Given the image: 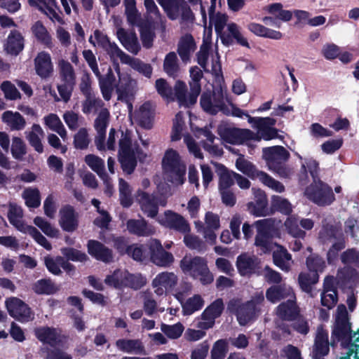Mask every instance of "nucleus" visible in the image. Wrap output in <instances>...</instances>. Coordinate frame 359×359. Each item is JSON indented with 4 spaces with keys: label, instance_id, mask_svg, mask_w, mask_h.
<instances>
[{
    "label": "nucleus",
    "instance_id": "30",
    "mask_svg": "<svg viewBox=\"0 0 359 359\" xmlns=\"http://www.w3.org/2000/svg\"><path fill=\"white\" fill-rule=\"evenodd\" d=\"M328 332L322 327H318L313 346V359H321L329 353Z\"/></svg>",
    "mask_w": 359,
    "mask_h": 359
},
{
    "label": "nucleus",
    "instance_id": "60",
    "mask_svg": "<svg viewBox=\"0 0 359 359\" xmlns=\"http://www.w3.org/2000/svg\"><path fill=\"white\" fill-rule=\"evenodd\" d=\"M84 161L91 170L100 177L102 176L105 168L104 160L94 154H88L85 156Z\"/></svg>",
    "mask_w": 359,
    "mask_h": 359
},
{
    "label": "nucleus",
    "instance_id": "12",
    "mask_svg": "<svg viewBox=\"0 0 359 359\" xmlns=\"http://www.w3.org/2000/svg\"><path fill=\"white\" fill-rule=\"evenodd\" d=\"M5 303L9 314L16 320L26 323L34 319V313L21 299L13 297L8 298Z\"/></svg>",
    "mask_w": 359,
    "mask_h": 359
},
{
    "label": "nucleus",
    "instance_id": "15",
    "mask_svg": "<svg viewBox=\"0 0 359 359\" xmlns=\"http://www.w3.org/2000/svg\"><path fill=\"white\" fill-rule=\"evenodd\" d=\"M264 11L270 15L263 18V22L266 25L276 26L278 28L280 27V24L278 20L287 22L290 21L292 17V12L287 10H284L283 8V5L280 3H274L267 5L264 6Z\"/></svg>",
    "mask_w": 359,
    "mask_h": 359
},
{
    "label": "nucleus",
    "instance_id": "17",
    "mask_svg": "<svg viewBox=\"0 0 359 359\" xmlns=\"http://www.w3.org/2000/svg\"><path fill=\"white\" fill-rule=\"evenodd\" d=\"M158 222L162 226L177 230L182 233H188L190 227L188 222L180 215L171 210H166L163 215L157 218Z\"/></svg>",
    "mask_w": 359,
    "mask_h": 359
},
{
    "label": "nucleus",
    "instance_id": "9",
    "mask_svg": "<svg viewBox=\"0 0 359 359\" xmlns=\"http://www.w3.org/2000/svg\"><path fill=\"white\" fill-rule=\"evenodd\" d=\"M198 63L205 71H210L216 76H219L222 74L217 47L215 46L213 48L207 41H203L198 53Z\"/></svg>",
    "mask_w": 359,
    "mask_h": 359
},
{
    "label": "nucleus",
    "instance_id": "13",
    "mask_svg": "<svg viewBox=\"0 0 359 359\" xmlns=\"http://www.w3.org/2000/svg\"><path fill=\"white\" fill-rule=\"evenodd\" d=\"M191 286L189 283L184 285V289L181 291H176L174 294L175 298L181 302L182 312L185 316H189L200 310L204 305V301L201 295L195 294L193 297L183 302L184 297L191 291Z\"/></svg>",
    "mask_w": 359,
    "mask_h": 359
},
{
    "label": "nucleus",
    "instance_id": "37",
    "mask_svg": "<svg viewBox=\"0 0 359 359\" xmlns=\"http://www.w3.org/2000/svg\"><path fill=\"white\" fill-rule=\"evenodd\" d=\"M248 29L259 37L270 39L273 40H280L283 38V34L257 22H250L247 26Z\"/></svg>",
    "mask_w": 359,
    "mask_h": 359
},
{
    "label": "nucleus",
    "instance_id": "55",
    "mask_svg": "<svg viewBox=\"0 0 359 359\" xmlns=\"http://www.w3.org/2000/svg\"><path fill=\"white\" fill-rule=\"evenodd\" d=\"M97 77L99 80V86L104 99L107 101L109 100L114 90V81L115 79L113 77L111 72L106 78H102L101 74Z\"/></svg>",
    "mask_w": 359,
    "mask_h": 359
},
{
    "label": "nucleus",
    "instance_id": "56",
    "mask_svg": "<svg viewBox=\"0 0 359 359\" xmlns=\"http://www.w3.org/2000/svg\"><path fill=\"white\" fill-rule=\"evenodd\" d=\"M318 274L316 273H301L299 275V284L300 287L305 292L309 293L312 290V285L318 283Z\"/></svg>",
    "mask_w": 359,
    "mask_h": 359
},
{
    "label": "nucleus",
    "instance_id": "46",
    "mask_svg": "<svg viewBox=\"0 0 359 359\" xmlns=\"http://www.w3.org/2000/svg\"><path fill=\"white\" fill-rule=\"evenodd\" d=\"M163 8L168 18L171 20H176L180 15L182 5L184 0H156Z\"/></svg>",
    "mask_w": 359,
    "mask_h": 359
},
{
    "label": "nucleus",
    "instance_id": "14",
    "mask_svg": "<svg viewBox=\"0 0 359 359\" xmlns=\"http://www.w3.org/2000/svg\"><path fill=\"white\" fill-rule=\"evenodd\" d=\"M148 245L150 250V259L156 266L168 267L174 262L175 259L172 253L165 251L158 240H150Z\"/></svg>",
    "mask_w": 359,
    "mask_h": 359
},
{
    "label": "nucleus",
    "instance_id": "8",
    "mask_svg": "<svg viewBox=\"0 0 359 359\" xmlns=\"http://www.w3.org/2000/svg\"><path fill=\"white\" fill-rule=\"evenodd\" d=\"M236 168L243 174L252 179H258L265 186L278 193H283L285 191L284 185L271 177L267 173L256 169L252 163L243 158L239 156L236 161Z\"/></svg>",
    "mask_w": 359,
    "mask_h": 359
},
{
    "label": "nucleus",
    "instance_id": "47",
    "mask_svg": "<svg viewBox=\"0 0 359 359\" xmlns=\"http://www.w3.org/2000/svg\"><path fill=\"white\" fill-rule=\"evenodd\" d=\"M45 124L53 131L57 133L63 140L67 139V132L59 116L55 114H50L44 117Z\"/></svg>",
    "mask_w": 359,
    "mask_h": 359
},
{
    "label": "nucleus",
    "instance_id": "23",
    "mask_svg": "<svg viewBox=\"0 0 359 359\" xmlns=\"http://www.w3.org/2000/svg\"><path fill=\"white\" fill-rule=\"evenodd\" d=\"M200 103L203 110L211 114H215L219 111H224V95L222 90L215 92L212 95L203 93Z\"/></svg>",
    "mask_w": 359,
    "mask_h": 359
},
{
    "label": "nucleus",
    "instance_id": "59",
    "mask_svg": "<svg viewBox=\"0 0 359 359\" xmlns=\"http://www.w3.org/2000/svg\"><path fill=\"white\" fill-rule=\"evenodd\" d=\"M271 207L286 215H290L292 211V205L288 200L276 195L271 196Z\"/></svg>",
    "mask_w": 359,
    "mask_h": 359
},
{
    "label": "nucleus",
    "instance_id": "31",
    "mask_svg": "<svg viewBox=\"0 0 359 359\" xmlns=\"http://www.w3.org/2000/svg\"><path fill=\"white\" fill-rule=\"evenodd\" d=\"M271 251L273 252L274 264L282 271L286 272L289 271L292 264V256L287 250L283 246L277 244Z\"/></svg>",
    "mask_w": 359,
    "mask_h": 359
},
{
    "label": "nucleus",
    "instance_id": "54",
    "mask_svg": "<svg viewBox=\"0 0 359 359\" xmlns=\"http://www.w3.org/2000/svg\"><path fill=\"white\" fill-rule=\"evenodd\" d=\"M86 99L82 103V111L86 114L95 112L98 109H104L103 102L93 94L86 95Z\"/></svg>",
    "mask_w": 359,
    "mask_h": 359
},
{
    "label": "nucleus",
    "instance_id": "38",
    "mask_svg": "<svg viewBox=\"0 0 359 359\" xmlns=\"http://www.w3.org/2000/svg\"><path fill=\"white\" fill-rule=\"evenodd\" d=\"M277 316L285 320H293L299 314V309L295 303V296L290 298L286 302L280 304L276 308Z\"/></svg>",
    "mask_w": 359,
    "mask_h": 359
},
{
    "label": "nucleus",
    "instance_id": "53",
    "mask_svg": "<svg viewBox=\"0 0 359 359\" xmlns=\"http://www.w3.org/2000/svg\"><path fill=\"white\" fill-rule=\"evenodd\" d=\"M190 77L191 81L189 83L190 89L192 90L191 100L194 101L201 93L200 81L203 77V72L198 67H193L190 69Z\"/></svg>",
    "mask_w": 359,
    "mask_h": 359
},
{
    "label": "nucleus",
    "instance_id": "7",
    "mask_svg": "<svg viewBox=\"0 0 359 359\" xmlns=\"http://www.w3.org/2000/svg\"><path fill=\"white\" fill-rule=\"evenodd\" d=\"M22 217L23 212L22 208L16 204L11 203L8 212V218L10 223L20 231L29 234L38 244L43 246L45 249L50 250L52 245L46 237L35 227L25 224Z\"/></svg>",
    "mask_w": 359,
    "mask_h": 359
},
{
    "label": "nucleus",
    "instance_id": "50",
    "mask_svg": "<svg viewBox=\"0 0 359 359\" xmlns=\"http://www.w3.org/2000/svg\"><path fill=\"white\" fill-rule=\"evenodd\" d=\"M60 76L64 83H76V74L72 65L67 60L60 59L57 63Z\"/></svg>",
    "mask_w": 359,
    "mask_h": 359
},
{
    "label": "nucleus",
    "instance_id": "4",
    "mask_svg": "<svg viewBox=\"0 0 359 359\" xmlns=\"http://www.w3.org/2000/svg\"><path fill=\"white\" fill-rule=\"evenodd\" d=\"M180 268L185 275L199 280L203 285L210 284L214 280L207 260L203 257L186 255L180 262Z\"/></svg>",
    "mask_w": 359,
    "mask_h": 359
},
{
    "label": "nucleus",
    "instance_id": "48",
    "mask_svg": "<svg viewBox=\"0 0 359 359\" xmlns=\"http://www.w3.org/2000/svg\"><path fill=\"white\" fill-rule=\"evenodd\" d=\"M294 154L301 161V171L302 172L303 175L306 176L307 171H309L311 175L313 177V182L318 181V180H317V174L319 169L318 163L311 157L303 158L297 152H295Z\"/></svg>",
    "mask_w": 359,
    "mask_h": 359
},
{
    "label": "nucleus",
    "instance_id": "43",
    "mask_svg": "<svg viewBox=\"0 0 359 359\" xmlns=\"http://www.w3.org/2000/svg\"><path fill=\"white\" fill-rule=\"evenodd\" d=\"M192 90L190 89L189 93H187V86L185 83L177 81L175 86V94H173V98L175 97L178 101L180 105L188 107L192 105L196 102L197 97H195L194 101L191 100Z\"/></svg>",
    "mask_w": 359,
    "mask_h": 359
},
{
    "label": "nucleus",
    "instance_id": "40",
    "mask_svg": "<svg viewBox=\"0 0 359 359\" xmlns=\"http://www.w3.org/2000/svg\"><path fill=\"white\" fill-rule=\"evenodd\" d=\"M24 48V39L22 34L16 31H11L4 46L5 50L11 55H17Z\"/></svg>",
    "mask_w": 359,
    "mask_h": 359
},
{
    "label": "nucleus",
    "instance_id": "19",
    "mask_svg": "<svg viewBox=\"0 0 359 359\" xmlns=\"http://www.w3.org/2000/svg\"><path fill=\"white\" fill-rule=\"evenodd\" d=\"M131 120L144 129H151L154 123V109L150 102H145L130 114Z\"/></svg>",
    "mask_w": 359,
    "mask_h": 359
},
{
    "label": "nucleus",
    "instance_id": "36",
    "mask_svg": "<svg viewBox=\"0 0 359 359\" xmlns=\"http://www.w3.org/2000/svg\"><path fill=\"white\" fill-rule=\"evenodd\" d=\"M88 253L97 260L109 262L112 260L111 251L98 241L90 240L88 243Z\"/></svg>",
    "mask_w": 359,
    "mask_h": 359
},
{
    "label": "nucleus",
    "instance_id": "25",
    "mask_svg": "<svg viewBox=\"0 0 359 359\" xmlns=\"http://www.w3.org/2000/svg\"><path fill=\"white\" fill-rule=\"evenodd\" d=\"M260 264L259 259L254 255L243 253L236 259V267L241 276H249L256 272Z\"/></svg>",
    "mask_w": 359,
    "mask_h": 359
},
{
    "label": "nucleus",
    "instance_id": "34",
    "mask_svg": "<svg viewBox=\"0 0 359 359\" xmlns=\"http://www.w3.org/2000/svg\"><path fill=\"white\" fill-rule=\"evenodd\" d=\"M293 296H294L293 290L285 284L271 286L266 292L267 300L273 304L284 298H293Z\"/></svg>",
    "mask_w": 359,
    "mask_h": 359
},
{
    "label": "nucleus",
    "instance_id": "16",
    "mask_svg": "<svg viewBox=\"0 0 359 359\" xmlns=\"http://www.w3.org/2000/svg\"><path fill=\"white\" fill-rule=\"evenodd\" d=\"M136 201L140 205L142 211L149 217L154 218L158 214V206H165L166 205L165 200L157 201L156 197L153 194H149L144 191L139 190L137 192Z\"/></svg>",
    "mask_w": 359,
    "mask_h": 359
},
{
    "label": "nucleus",
    "instance_id": "39",
    "mask_svg": "<svg viewBox=\"0 0 359 359\" xmlns=\"http://www.w3.org/2000/svg\"><path fill=\"white\" fill-rule=\"evenodd\" d=\"M35 334L39 340L52 346L61 341L60 331L52 327H42L35 330Z\"/></svg>",
    "mask_w": 359,
    "mask_h": 359
},
{
    "label": "nucleus",
    "instance_id": "1",
    "mask_svg": "<svg viewBox=\"0 0 359 359\" xmlns=\"http://www.w3.org/2000/svg\"><path fill=\"white\" fill-rule=\"evenodd\" d=\"M250 123L257 133L249 129L233 128L226 130V140L231 144H243L249 140L260 141L262 139L269 140L278 137V131L273 128L276 120L270 117L248 116Z\"/></svg>",
    "mask_w": 359,
    "mask_h": 359
},
{
    "label": "nucleus",
    "instance_id": "24",
    "mask_svg": "<svg viewBox=\"0 0 359 359\" xmlns=\"http://www.w3.org/2000/svg\"><path fill=\"white\" fill-rule=\"evenodd\" d=\"M59 224L61 228L68 232L74 231L79 225L78 214L73 207L65 205L59 211Z\"/></svg>",
    "mask_w": 359,
    "mask_h": 359
},
{
    "label": "nucleus",
    "instance_id": "2",
    "mask_svg": "<svg viewBox=\"0 0 359 359\" xmlns=\"http://www.w3.org/2000/svg\"><path fill=\"white\" fill-rule=\"evenodd\" d=\"M334 324L332 331V339L333 341H341L343 344L351 343L348 352L346 356H351L354 353L353 347L359 348V332L351 334V323L345 305L339 304L336 310ZM359 350L356 349V352ZM355 355V354H354ZM355 355H353L354 357Z\"/></svg>",
    "mask_w": 359,
    "mask_h": 359
},
{
    "label": "nucleus",
    "instance_id": "64",
    "mask_svg": "<svg viewBox=\"0 0 359 359\" xmlns=\"http://www.w3.org/2000/svg\"><path fill=\"white\" fill-rule=\"evenodd\" d=\"M34 224L37 226L48 237H58L59 230L54 227L45 219L41 217H36L34 219Z\"/></svg>",
    "mask_w": 359,
    "mask_h": 359
},
{
    "label": "nucleus",
    "instance_id": "18",
    "mask_svg": "<svg viewBox=\"0 0 359 359\" xmlns=\"http://www.w3.org/2000/svg\"><path fill=\"white\" fill-rule=\"evenodd\" d=\"M224 309V303L222 299H217L208 306L201 315L197 323V327L208 330L212 327L215 318H218Z\"/></svg>",
    "mask_w": 359,
    "mask_h": 359
},
{
    "label": "nucleus",
    "instance_id": "42",
    "mask_svg": "<svg viewBox=\"0 0 359 359\" xmlns=\"http://www.w3.org/2000/svg\"><path fill=\"white\" fill-rule=\"evenodd\" d=\"M25 134L29 144L37 152L42 153L43 151V146L41 140L44 137V132L42 128L38 124H34L30 130L27 131Z\"/></svg>",
    "mask_w": 359,
    "mask_h": 359
},
{
    "label": "nucleus",
    "instance_id": "57",
    "mask_svg": "<svg viewBox=\"0 0 359 359\" xmlns=\"http://www.w3.org/2000/svg\"><path fill=\"white\" fill-rule=\"evenodd\" d=\"M163 69L170 76L176 77L177 76L180 67L175 52H170L166 55L163 62Z\"/></svg>",
    "mask_w": 359,
    "mask_h": 359
},
{
    "label": "nucleus",
    "instance_id": "45",
    "mask_svg": "<svg viewBox=\"0 0 359 359\" xmlns=\"http://www.w3.org/2000/svg\"><path fill=\"white\" fill-rule=\"evenodd\" d=\"M2 121L12 130H21L26 125L25 118L18 112L6 111L2 114Z\"/></svg>",
    "mask_w": 359,
    "mask_h": 359
},
{
    "label": "nucleus",
    "instance_id": "41",
    "mask_svg": "<svg viewBox=\"0 0 359 359\" xmlns=\"http://www.w3.org/2000/svg\"><path fill=\"white\" fill-rule=\"evenodd\" d=\"M195 49L196 43L191 34H187L180 38L178 43L177 53L182 61L189 60L190 55L194 52Z\"/></svg>",
    "mask_w": 359,
    "mask_h": 359
},
{
    "label": "nucleus",
    "instance_id": "27",
    "mask_svg": "<svg viewBox=\"0 0 359 359\" xmlns=\"http://www.w3.org/2000/svg\"><path fill=\"white\" fill-rule=\"evenodd\" d=\"M118 74V81L115 86L118 99L128 102L134 94L136 82L126 74Z\"/></svg>",
    "mask_w": 359,
    "mask_h": 359
},
{
    "label": "nucleus",
    "instance_id": "3",
    "mask_svg": "<svg viewBox=\"0 0 359 359\" xmlns=\"http://www.w3.org/2000/svg\"><path fill=\"white\" fill-rule=\"evenodd\" d=\"M264 301L262 292H256L250 301L245 303L238 299L231 300L228 306L229 311L233 313L241 325H245L254 320L260 312V305Z\"/></svg>",
    "mask_w": 359,
    "mask_h": 359
},
{
    "label": "nucleus",
    "instance_id": "6",
    "mask_svg": "<svg viewBox=\"0 0 359 359\" xmlns=\"http://www.w3.org/2000/svg\"><path fill=\"white\" fill-rule=\"evenodd\" d=\"M119 161L124 172L130 174L137 165V158L139 156V147L132 140V133L126 130L121 131L118 142Z\"/></svg>",
    "mask_w": 359,
    "mask_h": 359
},
{
    "label": "nucleus",
    "instance_id": "5",
    "mask_svg": "<svg viewBox=\"0 0 359 359\" xmlns=\"http://www.w3.org/2000/svg\"><path fill=\"white\" fill-rule=\"evenodd\" d=\"M165 177L175 185H182L185 181L186 165L178 152L172 149L165 151L162 159Z\"/></svg>",
    "mask_w": 359,
    "mask_h": 359
},
{
    "label": "nucleus",
    "instance_id": "32",
    "mask_svg": "<svg viewBox=\"0 0 359 359\" xmlns=\"http://www.w3.org/2000/svg\"><path fill=\"white\" fill-rule=\"evenodd\" d=\"M116 348L124 353L130 354H143L145 347L139 339H119L116 341Z\"/></svg>",
    "mask_w": 359,
    "mask_h": 359
},
{
    "label": "nucleus",
    "instance_id": "26",
    "mask_svg": "<svg viewBox=\"0 0 359 359\" xmlns=\"http://www.w3.org/2000/svg\"><path fill=\"white\" fill-rule=\"evenodd\" d=\"M28 4L43 12L53 22L64 24L62 18L56 12V0H28Z\"/></svg>",
    "mask_w": 359,
    "mask_h": 359
},
{
    "label": "nucleus",
    "instance_id": "51",
    "mask_svg": "<svg viewBox=\"0 0 359 359\" xmlns=\"http://www.w3.org/2000/svg\"><path fill=\"white\" fill-rule=\"evenodd\" d=\"M32 31L40 42L50 48L53 47L52 37L41 22H36L32 27Z\"/></svg>",
    "mask_w": 359,
    "mask_h": 359
},
{
    "label": "nucleus",
    "instance_id": "61",
    "mask_svg": "<svg viewBox=\"0 0 359 359\" xmlns=\"http://www.w3.org/2000/svg\"><path fill=\"white\" fill-rule=\"evenodd\" d=\"M104 49L109 55L112 62L114 63L118 59L123 63H125L126 62H127V60H129L130 55H127L123 50H121L118 48V46L114 42H110L109 43H108V45Z\"/></svg>",
    "mask_w": 359,
    "mask_h": 359
},
{
    "label": "nucleus",
    "instance_id": "20",
    "mask_svg": "<svg viewBox=\"0 0 359 359\" xmlns=\"http://www.w3.org/2000/svg\"><path fill=\"white\" fill-rule=\"evenodd\" d=\"M209 18L211 25L215 27L216 32L219 34L224 44L229 45L232 42V39L224 30L227 27L228 16L222 13H215V6L211 5L209 9Z\"/></svg>",
    "mask_w": 359,
    "mask_h": 359
},
{
    "label": "nucleus",
    "instance_id": "49",
    "mask_svg": "<svg viewBox=\"0 0 359 359\" xmlns=\"http://www.w3.org/2000/svg\"><path fill=\"white\" fill-rule=\"evenodd\" d=\"M212 163L218 170V175H219L220 190L227 189L233 184V182L235 181L236 172L226 170V168L222 164L213 162H212Z\"/></svg>",
    "mask_w": 359,
    "mask_h": 359
},
{
    "label": "nucleus",
    "instance_id": "29",
    "mask_svg": "<svg viewBox=\"0 0 359 359\" xmlns=\"http://www.w3.org/2000/svg\"><path fill=\"white\" fill-rule=\"evenodd\" d=\"M34 68L37 75L42 79H47L53 72V65L49 53L42 51L34 59Z\"/></svg>",
    "mask_w": 359,
    "mask_h": 359
},
{
    "label": "nucleus",
    "instance_id": "21",
    "mask_svg": "<svg viewBox=\"0 0 359 359\" xmlns=\"http://www.w3.org/2000/svg\"><path fill=\"white\" fill-rule=\"evenodd\" d=\"M252 191L255 197V202L247 204L248 212L255 217H264L269 214L267 209L268 199L264 191L260 189L252 188Z\"/></svg>",
    "mask_w": 359,
    "mask_h": 359
},
{
    "label": "nucleus",
    "instance_id": "28",
    "mask_svg": "<svg viewBox=\"0 0 359 359\" xmlns=\"http://www.w3.org/2000/svg\"><path fill=\"white\" fill-rule=\"evenodd\" d=\"M263 152L269 168H274L276 165L283 163L290 156L288 151L280 146L265 148Z\"/></svg>",
    "mask_w": 359,
    "mask_h": 359
},
{
    "label": "nucleus",
    "instance_id": "33",
    "mask_svg": "<svg viewBox=\"0 0 359 359\" xmlns=\"http://www.w3.org/2000/svg\"><path fill=\"white\" fill-rule=\"evenodd\" d=\"M116 35L123 47L133 54H137L140 50L137 37L133 32H126L123 28L118 29Z\"/></svg>",
    "mask_w": 359,
    "mask_h": 359
},
{
    "label": "nucleus",
    "instance_id": "58",
    "mask_svg": "<svg viewBox=\"0 0 359 359\" xmlns=\"http://www.w3.org/2000/svg\"><path fill=\"white\" fill-rule=\"evenodd\" d=\"M284 225L288 233L296 238H304L306 233L299 228V218L296 215H292L287 218Z\"/></svg>",
    "mask_w": 359,
    "mask_h": 359
},
{
    "label": "nucleus",
    "instance_id": "11",
    "mask_svg": "<svg viewBox=\"0 0 359 359\" xmlns=\"http://www.w3.org/2000/svg\"><path fill=\"white\" fill-rule=\"evenodd\" d=\"M178 283V276L174 272L163 271L158 273L151 281V287L157 296L172 292Z\"/></svg>",
    "mask_w": 359,
    "mask_h": 359
},
{
    "label": "nucleus",
    "instance_id": "44",
    "mask_svg": "<svg viewBox=\"0 0 359 359\" xmlns=\"http://www.w3.org/2000/svg\"><path fill=\"white\" fill-rule=\"evenodd\" d=\"M144 5L145 6L149 20L154 25V27H160L162 29H164L165 28V19L161 16L154 1L144 0Z\"/></svg>",
    "mask_w": 359,
    "mask_h": 359
},
{
    "label": "nucleus",
    "instance_id": "62",
    "mask_svg": "<svg viewBox=\"0 0 359 359\" xmlns=\"http://www.w3.org/2000/svg\"><path fill=\"white\" fill-rule=\"evenodd\" d=\"M255 245L259 248L263 253L271 252L277 244L271 241L270 234L257 233Z\"/></svg>",
    "mask_w": 359,
    "mask_h": 359
},
{
    "label": "nucleus",
    "instance_id": "63",
    "mask_svg": "<svg viewBox=\"0 0 359 359\" xmlns=\"http://www.w3.org/2000/svg\"><path fill=\"white\" fill-rule=\"evenodd\" d=\"M126 275L127 271L117 269L111 275L107 276L104 282L110 286L121 287L124 286Z\"/></svg>",
    "mask_w": 359,
    "mask_h": 359
},
{
    "label": "nucleus",
    "instance_id": "52",
    "mask_svg": "<svg viewBox=\"0 0 359 359\" xmlns=\"http://www.w3.org/2000/svg\"><path fill=\"white\" fill-rule=\"evenodd\" d=\"M199 135L206 137L207 139V142L203 143V148L205 150L214 156H220L222 155V149L213 144L215 136L209 130L206 128H201L199 130Z\"/></svg>",
    "mask_w": 359,
    "mask_h": 359
},
{
    "label": "nucleus",
    "instance_id": "22",
    "mask_svg": "<svg viewBox=\"0 0 359 359\" xmlns=\"http://www.w3.org/2000/svg\"><path fill=\"white\" fill-rule=\"evenodd\" d=\"M109 112L107 109H102L98 116L95 121V128L97 131V136L95 140V144L97 149L102 151L105 150L104 139L106 135V129L109 123Z\"/></svg>",
    "mask_w": 359,
    "mask_h": 359
},
{
    "label": "nucleus",
    "instance_id": "10",
    "mask_svg": "<svg viewBox=\"0 0 359 359\" xmlns=\"http://www.w3.org/2000/svg\"><path fill=\"white\" fill-rule=\"evenodd\" d=\"M305 195L320 205H329L334 200L332 189L320 180L313 182V184L307 187Z\"/></svg>",
    "mask_w": 359,
    "mask_h": 359
},
{
    "label": "nucleus",
    "instance_id": "35",
    "mask_svg": "<svg viewBox=\"0 0 359 359\" xmlns=\"http://www.w3.org/2000/svg\"><path fill=\"white\" fill-rule=\"evenodd\" d=\"M127 229L130 233L139 236H149L156 232L155 228L144 219H129L127 222Z\"/></svg>",
    "mask_w": 359,
    "mask_h": 359
}]
</instances>
